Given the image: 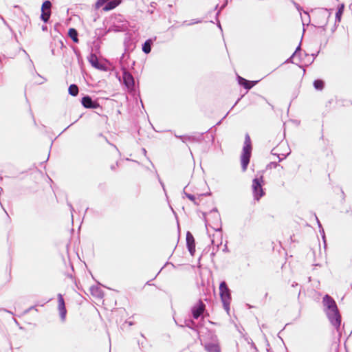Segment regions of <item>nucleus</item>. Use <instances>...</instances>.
I'll use <instances>...</instances> for the list:
<instances>
[{"label": "nucleus", "mask_w": 352, "mask_h": 352, "mask_svg": "<svg viewBox=\"0 0 352 352\" xmlns=\"http://www.w3.org/2000/svg\"><path fill=\"white\" fill-rule=\"evenodd\" d=\"M156 175H157V177L159 180V182L160 183L163 190L165 191V186H164V184L163 183V182L161 180L160 177V175L156 173Z\"/></svg>", "instance_id": "7c9ffc66"}, {"label": "nucleus", "mask_w": 352, "mask_h": 352, "mask_svg": "<svg viewBox=\"0 0 352 352\" xmlns=\"http://www.w3.org/2000/svg\"><path fill=\"white\" fill-rule=\"evenodd\" d=\"M222 244V242H220V245ZM219 244L217 245V248H219Z\"/></svg>", "instance_id": "e2e57ef3"}, {"label": "nucleus", "mask_w": 352, "mask_h": 352, "mask_svg": "<svg viewBox=\"0 0 352 352\" xmlns=\"http://www.w3.org/2000/svg\"><path fill=\"white\" fill-rule=\"evenodd\" d=\"M34 309V307H30V309L27 311V312H28L29 310H30V309Z\"/></svg>", "instance_id": "8fccbe9b"}, {"label": "nucleus", "mask_w": 352, "mask_h": 352, "mask_svg": "<svg viewBox=\"0 0 352 352\" xmlns=\"http://www.w3.org/2000/svg\"><path fill=\"white\" fill-rule=\"evenodd\" d=\"M278 162H270L267 166V168H276L278 166Z\"/></svg>", "instance_id": "c756f323"}, {"label": "nucleus", "mask_w": 352, "mask_h": 352, "mask_svg": "<svg viewBox=\"0 0 352 352\" xmlns=\"http://www.w3.org/2000/svg\"><path fill=\"white\" fill-rule=\"evenodd\" d=\"M327 25V21H326L323 25L319 26L320 28H322L323 30H325V27Z\"/></svg>", "instance_id": "e433bc0d"}, {"label": "nucleus", "mask_w": 352, "mask_h": 352, "mask_svg": "<svg viewBox=\"0 0 352 352\" xmlns=\"http://www.w3.org/2000/svg\"><path fill=\"white\" fill-rule=\"evenodd\" d=\"M134 65H135V61H134V60H133V61H132V63H131V65H132V66H133Z\"/></svg>", "instance_id": "5fc2aeb1"}, {"label": "nucleus", "mask_w": 352, "mask_h": 352, "mask_svg": "<svg viewBox=\"0 0 352 352\" xmlns=\"http://www.w3.org/2000/svg\"><path fill=\"white\" fill-rule=\"evenodd\" d=\"M142 152H143V153H144V155H146V149H145V148H142Z\"/></svg>", "instance_id": "de8ad7c7"}, {"label": "nucleus", "mask_w": 352, "mask_h": 352, "mask_svg": "<svg viewBox=\"0 0 352 352\" xmlns=\"http://www.w3.org/2000/svg\"><path fill=\"white\" fill-rule=\"evenodd\" d=\"M69 126H70V125H69V126H67V128H66V129H65V130H64V131H65L67 129H69Z\"/></svg>", "instance_id": "680f3d73"}, {"label": "nucleus", "mask_w": 352, "mask_h": 352, "mask_svg": "<svg viewBox=\"0 0 352 352\" xmlns=\"http://www.w3.org/2000/svg\"><path fill=\"white\" fill-rule=\"evenodd\" d=\"M262 327H263V328H265V324H263V325H262Z\"/></svg>", "instance_id": "69168bd1"}, {"label": "nucleus", "mask_w": 352, "mask_h": 352, "mask_svg": "<svg viewBox=\"0 0 352 352\" xmlns=\"http://www.w3.org/2000/svg\"><path fill=\"white\" fill-rule=\"evenodd\" d=\"M81 104L86 109H96L100 107L99 103L96 100H94L89 95H85L82 98Z\"/></svg>", "instance_id": "1a4fd4ad"}, {"label": "nucleus", "mask_w": 352, "mask_h": 352, "mask_svg": "<svg viewBox=\"0 0 352 352\" xmlns=\"http://www.w3.org/2000/svg\"><path fill=\"white\" fill-rule=\"evenodd\" d=\"M41 28H42L43 31H47V25H43Z\"/></svg>", "instance_id": "4c0bfd02"}, {"label": "nucleus", "mask_w": 352, "mask_h": 352, "mask_svg": "<svg viewBox=\"0 0 352 352\" xmlns=\"http://www.w3.org/2000/svg\"><path fill=\"white\" fill-rule=\"evenodd\" d=\"M204 348L207 352H221V348L218 342H206Z\"/></svg>", "instance_id": "2eb2a0df"}, {"label": "nucleus", "mask_w": 352, "mask_h": 352, "mask_svg": "<svg viewBox=\"0 0 352 352\" xmlns=\"http://www.w3.org/2000/svg\"><path fill=\"white\" fill-rule=\"evenodd\" d=\"M322 237L324 238V231L322 230Z\"/></svg>", "instance_id": "09e8293b"}, {"label": "nucleus", "mask_w": 352, "mask_h": 352, "mask_svg": "<svg viewBox=\"0 0 352 352\" xmlns=\"http://www.w3.org/2000/svg\"><path fill=\"white\" fill-rule=\"evenodd\" d=\"M316 56V54H312L313 58H312L311 63H312V62L314 61V60L315 59Z\"/></svg>", "instance_id": "49530a36"}, {"label": "nucleus", "mask_w": 352, "mask_h": 352, "mask_svg": "<svg viewBox=\"0 0 352 352\" xmlns=\"http://www.w3.org/2000/svg\"><path fill=\"white\" fill-rule=\"evenodd\" d=\"M295 285H297V283H294L292 285V287H294Z\"/></svg>", "instance_id": "3c124183"}, {"label": "nucleus", "mask_w": 352, "mask_h": 352, "mask_svg": "<svg viewBox=\"0 0 352 352\" xmlns=\"http://www.w3.org/2000/svg\"><path fill=\"white\" fill-rule=\"evenodd\" d=\"M323 311L324 313L338 309L335 300L329 294L324 295L322 298Z\"/></svg>", "instance_id": "6e6552de"}, {"label": "nucleus", "mask_w": 352, "mask_h": 352, "mask_svg": "<svg viewBox=\"0 0 352 352\" xmlns=\"http://www.w3.org/2000/svg\"><path fill=\"white\" fill-rule=\"evenodd\" d=\"M1 311H5V312H8V313H10V314H12V313L11 311H10L7 310L6 309H1Z\"/></svg>", "instance_id": "a19ab883"}, {"label": "nucleus", "mask_w": 352, "mask_h": 352, "mask_svg": "<svg viewBox=\"0 0 352 352\" xmlns=\"http://www.w3.org/2000/svg\"><path fill=\"white\" fill-rule=\"evenodd\" d=\"M129 58V54L125 53L122 54L120 59V65L121 70L122 71L123 84L126 86L128 91H135V79L128 70L129 64L127 63V60Z\"/></svg>", "instance_id": "f257e3e1"}, {"label": "nucleus", "mask_w": 352, "mask_h": 352, "mask_svg": "<svg viewBox=\"0 0 352 352\" xmlns=\"http://www.w3.org/2000/svg\"><path fill=\"white\" fill-rule=\"evenodd\" d=\"M238 83L242 86L245 89H250L253 87L258 81H250L246 80L245 78L241 77L239 76H237Z\"/></svg>", "instance_id": "4468645a"}, {"label": "nucleus", "mask_w": 352, "mask_h": 352, "mask_svg": "<svg viewBox=\"0 0 352 352\" xmlns=\"http://www.w3.org/2000/svg\"><path fill=\"white\" fill-rule=\"evenodd\" d=\"M321 16L324 19H327L329 17V14H328L327 12H326V10H324V11L322 12Z\"/></svg>", "instance_id": "2f4dec72"}, {"label": "nucleus", "mask_w": 352, "mask_h": 352, "mask_svg": "<svg viewBox=\"0 0 352 352\" xmlns=\"http://www.w3.org/2000/svg\"><path fill=\"white\" fill-rule=\"evenodd\" d=\"M113 146L115 147V148H116V150H118L117 146H116L115 145H113Z\"/></svg>", "instance_id": "0e129e2a"}, {"label": "nucleus", "mask_w": 352, "mask_h": 352, "mask_svg": "<svg viewBox=\"0 0 352 352\" xmlns=\"http://www.w3.org/2000/svg\"><path fill=\"white\" fill-rule=\"evenodd\" d=\"M68 36L71 38V39L75 43H78V31L73 28H71L68 30Z\"/></svg>", "instance_id": "a211bd4d"}, {"label": "nucleus", "mask_w": 352, "mask_h": 352, "mask_svg": "<svg viewBox=\"0 0 352 352\" xmlns=\"http://www.w3.org/2000/svg\"><path fill=\"white\" fill-rule=\"evenodd\" d=\"M187 187H188V185L186 186H185V188H184L183 194L185 195L186 197H187L190 201H192L195 206H199V203L196 201V198H195V195L186 192V188Z\"/></svg>", "instance_id": "b1692460"}, {"label": "nucleus", "mask_w": 352, "mask_h": 352, "mask_svg": "<svg viewBox=\"0 0 352 352\" xmlns=\"http://www.w3.org/2000/svg\"><path fill=\"white\" fill-rule=\"evenodd\" d=\"M120 21H122V23L121 25H116V24H113L111 27V30L114 31V32H125L126 30H128V22L126 21H122L121 19H120Z\"/></svg>", "instance_id": "f3484780"}, {"label": "nucleus", "mask_w": 352, "mask_h": 352, "mask_svg": "<svg viewBox=\"0 0 352 352\" xmlns=\"http://www.w3.org/2000/svg\"><path fill=\"white\" fill-rule=\"evenodd\" d=\"M286 157H287V155H283V157H280V155H277V157L278 158V162L283 161L284 159L286 158Z\"/></svg>", "instance_id": "473e14b6"}, {"label": "nucleus", "mask_w": 352, "mask_h": 352, "mask_svg": "<svg viewBox=\"0 0 352 352\" xmlns=\"http://www.w3.org/2000/svg\"><path fill=\"white\" fill-rule=\"evenodd\" d=\"M239 100V99H238V100L236 102H235V104H234V106L232 107V108L237 104L238 101Z\"/></svg>", "instance_id": "603ef678"}, {"label": "nucleus", "mask_w": 352, "mask_h": 352, "mask_svg": "<svg viewBox=\"0 0 352 352\" xmlns=\"http://www.w3.org/2000/svg\"><path fill=\"white\" fill-rule=\"evenodd\" d=\"M88 60L91 65V66L94 68L102 71L107 70L106 65L104 63H102L99 61L97 56L95 54L91 53L89 56L88 57Z\"/></svg>", "instance_id": "9d476101"}, {"label": "nucleus", "mask_w": 352, "mask_h": 352, "mask_svg": "<svg viewBox=\"0 0 352 352\" xmlns=\"http://www.w3.org/2000/svg\"><path fill=\"white\" fill-rule=\"evenodd\" d=\"M152 45H153L152 40L147 39L142 45V51L146 54H149L151 51Z\"/></svg>", "instance_id": "aec40b11"}, {"label": "nucleus", "mask_w": 352, "mask_h": 352, "mask_svg": "<svg viewBox=\"0 0 352 352\" xmlns=\"http://www.w3.org/2000/svg\"><path fill=\"white\" fill-rule=\"evenodd\" d=\"M263 177L261 175L259 177H255L252 180V192L255 200L258 201L265 195V191L263 188Z\"/></svg>", "instance_id": "20e7f679"}, {"label": "nucleus", "mask_w": 352, "mask_h": 352, "mask_svg": "<svg viewBox=\"0 0 352 352\" xmlns=\"http://www.w3.org/2000/svg\"><path fill=\"white\" fill-rule=\"evenodd\" d=\"M223 252H228V247H227V245H225V247H224V248H223Z\"/></svg>", "instance_id": "37998d69"}, {"label": "nucleus", "mask_w": 352, "mask_h": 352, "mask_svg": "<svg viewBox=\"0 0 352 352\" xmlns=\"http://www.w3.org/2000/svg\"><path fill=\"white\" fill-rule=\"evenodd\" d=\"M129 325H132V324H133V322H129Z\"/></svg>", "instance_id": "4d7b16f0"}, {"label": "nucleus", "mask_w": 352, "mask_h": 352, "mask_svg": "<svg viewBox=\"0 0 352 352\" xmlns=\"http://www.w3.org/2000/svg\"><path fill=\"white\" fill-rule=\"evenodd\" d=\"M329 322L340 333L342 316L338 309L325 313Z\"/></svg>", "instance_id": "39448f33"}, {"label": "nucleus", "mask_w": 352, "mask_h": 352, "mask_svg": "<svg viewBox=\"0 0 352 352\" xmlns=\"http://www.w3.org/2000/svg\"><path fill=\"white\" fill-rule=\"evenodd\" d=\"M204 133H201L199 136H194V135H178L177 134H175V137L177 138H179L182 140V142L186 143L187 142H201L202 140V135Z\"/></svg>", "instance_id": "9b49d317"}, {"label": "nucleus", "mask_w": 352, "mask_h": 352, "mask_svg": "<svg viewBox=\"0 0 352 352\" xmlns=\"http://www.w3.org/2000/svg\"><path fill=\"white\" fill-rule=\"evenodd\" d=\"M210 214H212L214 216V219H215L217 221H221L220 214H219L217 208L212 209L210 212Z\"/></svg>", "instance_id": "bb28decb"}, {"label": "nucleus", "mask_w": 352, "mask_h": 352, "mask_svg": "<svg viewBox=\"0 0 352 352\" xmlns=\"http://www.w3.org/2000/svg\"><path fill=\"white\" fill-rule=\"evenodd\" d=\"M58 310L60 313V317L62 321H65L67 314V309L65 307V303L63 295L61 294H58Z\"/></svg>", "instance_id": "f8f14e48"}, {"label": "nucleus", "mask_w": 352, "mask_h": 352, "mask_svg": "<svg viewBox=\"0 0 352 352\" xmlns=\"http://www.w3.org/2000/svg\"><path fill=\"white\" fill-rule=\"evenodd\" d=\"M210 195V192L206 193V194H200L199 196H206V195Z\"/></svg>", "instance_id": "a18cd8bd"}, {"label": "nucleus", "mask_w": 352, "mask_h": 352, "mask_svg": "<svg viewBox=\"0 0 352 352\" xmlns=\"http://www.w3.org/2000/svg\"><path fill=\"white\" fill-rule=\"evenodd\" d=\"M215 230H216L217 232H221L222 231L221 226H220V228H215Z\"/></svg>", "instance_id": "ea45409f"}, {"label": "nucleus", "mask_w": 352, "mask_h": 352, "mask_svg": "<svg viewBox=\"0 0 352 352\" xmlns=\"http://www.w3.org/2000/svg\"><path fill=\"white\" fill-rule=\"evenodd\" d=\"M52 54L53 55L54 54V49H52Z\"/></svg>", "instance_id": "864d4df0"}, {"label": "nucleus", "mask_w": 352, "mask_h": 352, "mask_svg": "<svg viewBox=\"0 0 352 352\" xmlns=\"http://www.w3.org/2000/svg\"><path fill=\"white\" fill-rule=\"evenodd\" d=\"M118 166V162H116L115 164H112L110 168L112 170H115Z\"/></svg>", "instance_id": "f704fd0d"}, {"label": "nucleus", "mask_w": 352, "mask_h": 352, "mask_svg": "<svg viewBox=\"0 0 352 352\" xmlns=\"http://www.w3.org/2000/svg\"><path fill=\"white\" fill-rule=\"evenodd\" d=\"M201 22V20L195 19H192L189 23H188L186 21H184L182 23V25H192L195 24H197Z\"/></svg>", "instance_id": "cd10ccee"}, {"label": "nucleus", "mask_w": 352, "mask_h": 352, "mask_svg": "<svg viewBox=\"0 0 352 352\" xmlns=\"http://www.w3.org/2000/svg\"><path fill=\"white\" fill-rule=\"evenodd\" d=\"M295 56H292V55L286 60V63H294L293 59Z\"/></svg>", "instance_id": "72a5a7b5"}, {"label": "nucleus", "mask_w": 352, "mask_h": 352, "mask_svg": "<svg viewBox=\"0 0 352 352\" xmlns=\"http://www.w3.org/2000/svg\"><path fill=\"white\" fill-rule=\"evenodd\" d=\"M252 150V146L251 143V139L249 134L246 133L245 135V141L243 146L242 153L241 155V164L243 172H245L248 168V166L250 161Z\"/></svg>", "instance_id": "f03ea898"}, {"label": "nucleus", "mask_w": 352, "mask_h": 352, "mask_svg": "<svg viewBox=\"0 0 352 352\" xmlns=\"http://www.w3.org/2000/svg\"><path fill=\"white\" fill-rule=\"evenodd\" d=\"M51 14H52L51 11L42 10L41 14V19L43 22L47 23L50 21Z\"/></svg>", "instance_id": "5701e85b"}, {"label": "nucleus", "mask_w": 352, "mask_h": 352, "mask_svg": "<svg viewBox=\"0 0 352 352\" xmlns=\"http://www.w3.org/2000/svg\"><path fill=\"white\" fill-rule=\"evenodd\" d=\"M4 211H5V213H6V215H8V213H7V211H6V210L3 208Z\"/></svg>", "instance_id": "bf43d9fd"}, {"label": "nucleus", "mask_w": 352, "mask_h": 352, "mask_svg": "<svg viewBox=\"0 0 352 352\" xmlns=\"http://www.w3.org/2000/svg\"><path fill=\"white\" fill-rule=\"evenodd\" d=\"M122 2V0H97L95 3V8L98 9L104 6L102 10L107 12L115 9L116 7L120 6Z\"/></svg>", "instance_id": "423d86ee"}, {"label": "nucleus", "mask_w": 352, "mask_h": 352, "mask_svg": "<svg viewBox=\"0 0 352 352\" xmlns=\"http://www.w3.org/2000/svg\"><path fill=\"white\" fill-rule=\"evenodd\" d=\"M206 311V305L201 300H199L198 302L191 307V314L194 320H197L201 316L202 318H204L203 315Z\"/></svg>", "instance_id": "0eeeda50"}, {"label": "nucleus", "mask_w": 352, "mask_h": 352, "mask_svg": "<svg viewBox=\"0 0 352 352\" xmlns=\"http://www.w3.org/2000/svg\"><path fill=\"white\" fill-rule=\"evenodd\" d=\"M186 246L190 252L192 256L195 252V241L193 235L189 231L186 233Z\"/></svg>", "instance_id": "ddd939ff"}, {"label": "nucleus", "mask_w": 352, "mask_h": 352, "mask_svg": "<svg viewBox=\"0 0 352 352\" xmlns=\"http://www.w3.org/2000/svg\"><path fill=\"white\" fill-rule=\"evenodd\" d=\"M228 3V0L226 1V2H224V4L221 6V9H223V8H225L226 6Z\"/></svg>", "instance_id": "58836bf2"}, {"label": "nucleus", "mask_w": 352, "mask_h": 352, "mask_svg": "<svg viewBox=\"0 0 352 352\" xmlns=\"http://www.w3.org/2000/svg\"><path fill=\"white\" fill-rule=\"evenodd\" d=\"M1 58H1V56H0V63H1V61H2V60H1Z\"/></svg>", "instance_id": "052dcab7"}, {"label": "nucleus", "mask_w": 352, "mask_h": 352, "mask_svg": "<svg viewBox=\"0 0 352 352\" xmlns=\"http://www.w3.org/2000/svg\"><path fill=\"white\" fill-rule=\"evenodd\" d=\"M90 292L92 296L102 298L103 297V292L98 286H92L90 288Z\"/></svg>", "instance_id": "6ab92c4d"}, {"label": "nucleus", "mask_w": 352, "mask_h": 352, "mask_svg": "<svg viewBox=\"0 0 352 352\" xmlns=\"http://www.w3.org/2000/svg\"><path fill=\"white\" fill-rule=\"evenodd\" d=\"M74 52H75V54H76L78 56H80V53H79V52H78V51H77V50H74Z\"/></svg>", "instance_id": "c03bdc74"}, {"label": "nucleus", "mask_w": 352, "mask_h": 352, "mask_svg": "<svg viewBox=\"0 0 352 352\" xmlns=\"http://www.w3.org/2000/svg\"><path fill=\"white\" fill-rule=\"evenodd\" d=\"M4 211H5V213H6V215H8V213H7V211H6V210L3 208Z\"/></svg>", "instance_id": "13d9d810"}, {"label": "nucleus", "mask_w": 352, "mask_h": 352, "mask_svg": "<svg viewBox=\"0 0 352 352\" xmlns=\"http://www.w3.org/2000/svg\"><path fill=\"white\" fill-rule=\"evenodd\" d=\"M300 51H301V47H300V43L298 45V46L296 47L295 52L292 54V56H301Z\"/></svg>", "instance_id": "c85d7f7f"}, {"label": "nucleus", "mask_w": 352, "mask_h": 352, "mask_svg": "<svg viewBox=\"0 0 352 352\" xmlns=\"http://www.w3.org/2000/svg\"><path fill=\"white\" fill-rule=\"evenodd\" d=\"M176 324L178 325V323L175 321ZM179 327H187L194 331H197L198 325L197 323L194 321L193 319L188 318L185 319L184 321V324H179Z\"/></svg>", "instance_id": "dca6fc26"}, {"label": "nucleus", "mask_w": 352, "mask_h": 352, "mask_svg": "<svg viewBox=\"0 0 352 352\" xmlns=\"http://www.w3.org/2000/svg\"><path fill=\"white\" fill-rule=\"evenodd\" d=\"M344 10V4L339 5V6L338 8V10L336 13V21H340Z\"/></svg>", "instance_id": "393cba45"}, {"label": "nucleus", "mask_w": 352, "mask_h": 352, "mask_svg": "<svg viewBox=\"0 0 352 352\" xmlns=\"http://www.w3.org/2000/svg\"><path fill=\"white\" fill-rule=\"evenodd\" d=\"M314 87L318 91H321L324 89V82L321 79H316L313 82Z\"/></svg>", "instance_id": "412c9836"}, {"label": "nucleus", "mask_w": 352, "mask_h": 352, "mask_svg": "<svg viewBox=\"0 0 352 352\" xmlns=\"http://www.w3.org/2000/svg\"><path fill=\"white\" fill-rule=\"evenodd\" d=\"M318 223L319 227H321V224H320V223L319 222L318 220Z\"/></svg>", "instance_id": "6e6d98bb"}, {"label": "nucleus", "mask_w": 352, "mask_h": 352, "mask_svg": "<svg viewBox=\"0 0 352 352\" xmlns=\"http://www.w3.org/2000/svg\"><path fill=\"white\" fill-rule=\"evenodd\" d=\"M219 294L223 308L228 313L232 299L231 291L224 280L219 284Z\"/></svg>", "instance_id": "7ed1b4c3"}, {"label": "nucleus", "mask_w": 352, "mask_h": 352, "mask_svg": "<svg viewBox=\"0 0 352 352\" xmlns=\"http://www.w3.org/2000/svg\"><path fill=\"white\" fill-rule=\"evenodd\" d=\"M67 206L69 207V209H70L71 212H72L74 210V209L72 204L70 202H67Z\"/></svg>", "instance_id": "c9c22d12"}, {"label": "nucleus", "mask_w": 352, "mask_h": 352, "mask_svg": "<svg viewBox=\"0 0 352 352\" xmlns=\"http://www.w3.org/2000/svg\"><path fill=\"white\" fill-rule=\"evenodd\" d=\"M69 94L72 96H76L78 94V87L76 84H72L68 88Z\"/></svg>", "instance_id": "4be33fe9"}, {"label": "nucleus", "mask_w": 352, "mask_h": 352, "mask_svg": "<svg viewBox=\"0 0 352 352\" xmlns=\"http://www.w3.org/2000/svg\"><path fill=\"white\" fill-rule=\"evenodd\" d=\"M274 148H273V149L271 151V154H272V155H274L277 156V155H278V154H277V153H275V152H274Z\"/></svg>", "instance_id": "79ce46f5"}, {"label": "nucleus", "mask_w": 352, "mask_h": 352, "mask_svg": "<svg viewBox=\"0 0 352 352\" xmlns=\"http://www.w3.org/2000/svg\"><path fill=\"white\" fill-rule=\"evenodd\" d=\"M52 8V3L50 0H45L43 1L42 6H41V11H51Z\"/></svg>", "instance_id": "a878e982"}]
</instances>
